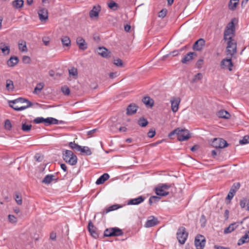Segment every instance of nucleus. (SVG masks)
<instances>
[{"label": "nucleus", "instance_id": "27", "mask_svg": "<svg viewBox=\"0 0 249 249\" xmlns=\"http://www.w3.org/2000/svg\"><path fill=\"white\" fill-rule=\"evenodd\" d=\"M217 116L221 118L229 119L231 117L230 114L226 110H221L217 112Z\"/></svg>", "mask_w": 249, "mask_h": 249}, {"label": "nucleus", "instance_id": "13", "mask_svg": "<svg viewBox=\"0 0 249 249\" xmlns=\"http://www.w3.org/2000/svg\"><path fill=\"white\" fill-rule=\"evenodd\" d=\"M180 102V99L178 97H173L171 100V109L173 112L178 111Z\"/></svg>", "mask_w": 249, "mask_h": 249}, {"label": "nucleus", "instance_id": "23", "mask_svg": "<svg viewBox=\"0 0 249 249\" xmlns=\"http://www.w3.org/2000/svg\"><path fill=\"white\" fill-rule=\"evenodd\" d=\"M239 224L238 223H233L231 224L228 227L226 228L224 230V233H229L233 231L238 226Z\"/></svg>", "mask_w": 249, "mask_h": 249}, {"label": "nucleus", "instance_id": "45", "mask_svg": "<svg viewBox=\"0 0 249 249\" xmlns=\"http://www.w3.org/2000/svg\"><path fill=\"white\" fill-rule=\"evenodd\" d=\"M249 143V136H245L243 139L239 141V143L241 144H245Z\"/></svg>", "mask_w": 249, "mask_h": 249}, {"label": "nucleus", "instance_id": "37", "mask_svg": "<svg viewBox=\"0 0 249 249\" xmlns=\"http://www.w3.org/2000/svg\"><path fill=\"white\" fill-rule=\"evenodd\" d=\"M138 123L141 127H145L147 125L148 122L146 119L142 117L139 119Z\"/></svg>", "mask_w": 249, "mask_h": 249}, {"label": "nucleus", "instance_id": "18", "mask_svg": "<svg viewBox=\"0 0 249 249\" xmlns=\"http://www.w3.org/2000/svg\"><path fill=\"white\" fill-rule=\"evenodd\" d=\"M196 53L195 52H190L188 53L181 60V62L183 64H186L193 59L194 56H196Z\"/></svg>", "mask_w": 249, "mask_h": 249}, {"label": "nucleus", "instance_id": "20", "mask_svg": "<svg viewBox=\"0 0 249 249\" xmlns=\"http://www.w3.org/2000/svg\"><path fill=\"white\" fill-rule=\"evenodd\" d=\"M122 207V205H119V204H114L110 206H109L107 208H106L103 211V214H106L110 212L116 210L118 209L119 208H120Z\"/></svg>", "mask_w": 249, "mask_h": 249}, {"label": "nucleus", "instance_id": "55", "mask_svg": "<svg viewBox=\"0 0 249 249\" xmlns=\"http://www.w3.org/2000/svg\"><path fill=\"white\" fill-rule=\"evenodd\" d=\"M204 61L202 59H199L196 63V66L198 69L201 68L203 64Z\"/></svg>", "mask_w": 249, "mask_h": 249}, {"label": "nucleus", "instance_id": "33", "mask_svg": "<svg viewBox=\"0 0 249 249\" xmlns=\"http://www.w3.org/2000/svg\"><path fill=\"white\" fill-rule=\"evenodd\" d=\"M79 151H80L82 153H84L87 156H89L92 154V152L90 148L88 146L82 147L81 146Z\"/></svg>", "mask_w": 249, "mask_h": 249}, {"label": "nucleus", "instance_id": "7", "mask_svg": "<svg viewBox=\"0 0 249 249\" xmlns=\"http://www.w3.org/2000/svg\"><path fill=\"white\" fill-rule=\"evenodd\" d=\"M177 237L181 244H184L188 237V233L186 232L185 228L183 227H180L177 233Z\"/></svg>", "mask_w": 249, "mask_h": 249}, {"label": "nucleus", "instance_id": "59", "mask_svg": "<svg viewBox=\"0 0 249 249\" xmlns=\"http://www.w3.org/2000/svg\"><path fill=\"white\" fill-rule=\"evenodd\" d=\"M43 123L45 124L46 125H48L51 124V117H48L46 119L44 118Z\"/></svg>", "mask_w": 249, "mask_h": 249}, {"label": "nucleus", "instance_id": "61", "mask_svg": "<svg viewBox=\"0 0 249 249\" xmlns=\"http://www.w3.org/2000/svg\"><path fill=\"white\" fill-rule=\"evenodd\" d=\"M200 223L201 224V227H202V228L205 227L206 225V223H207L206 219H200Z\"/></svg>", "mask_w": 249, "mask_h": 249}, {"label": "nucleus", "instance_id": "62", "mask_svg": "<svg viewBox=\"0 0 249 249\" xmlns=\"http://www.w3.org/2000/svg\"><path fill=\"white\" fill-rule=\"evenodd\" d=\"M59 121L56 119H55L53 117H51V124H58Z\"/></svg>", "mask_w": 249, "mask_h": 249}, {"label": "nucleus", "instance_id": "10", "mask_svg": "<svg viewBox=\"0 0 249 249\" xmlns=\"http://www.w3.org/2000/svg\"><path fill=\"white\" fill-rule=\"evenodd\" d=\"M233 64L231 61V57L229 58H225L221 61V67L222 69H228L230 71H232Z\"/></svg>", "mask_w": 249, "mask_h": 249}, {"label": "nucleus", "instance_id": "48", "mask_svg": "<svg viewBox=\"0 0 249 249\" xmlns=\"http://www.w3.org/2000/svg\"><path fill=\"white\" fill-rule=\"evenodd\" d=\"M202 77H203L202 74L201 73H198L194 76V77L193 79V81L194 82H195L198 80H200L202 78Z\"/></svg>", "mask_w": 249, "mask_h": 249}, {"label": "nucleus", "instance_id": "14", "mask_svg": "<svg viewBox=\"0 0 249 249\" xmlns=\"http://www.w3.org/2000/svg\"><path fill=\"white\" fill-rule=\"evenodd\" d=\"M88 230L92 237L95 238H96L98 237V233L96 231V228L94 227L91 220H89V222Z\"/></svg>", "mask_w": 249, "mask_h": 249}, {"label": "nucleus", "instance_id": "39", "mask_svg": "<svg viewBox=\"0 0 249 249\" xmlns=\"http://www.w3.org/2000/svg\"><path fill=\"white\" fill-rule=\"evenodd\" d=\"M44 86L43 83H38L34 89V93L36 94L38 92H40L44 88Z\"/></svg>", "mask_w": 249, "mask_h": 249}, {"label": "nucleus", "instance_id": "9", "mask_svg": "<svg viewBox=\"0 0 249 249\" xmlns=\"http://www.w3.org/2000/svg\"><path fill=\"white\" fill-rule=\"evenodd\" d=\"M212 145L216 148H223L227 147L229 144L222 138H214L212 142Z\"/></svg>", "mask_w": 249, "mask_h": 249}, {"label": "nucleus", "instance_id": "60", "mask_svg": "<svg viewBox=\"0 0 249 249\" xmlns=\"http://www.w3.org/2000/svg\"><path fill=\"white\" fill-rule=\"evenodd\" d=\"M50 238L53 241H55L56 238V234L55 232L52 231L50 235Z\"/></svg>", "mask_w": 249, "mask_h": 249}, {"label": "nucleus", "instance_id": "24", "mask_svg": "<svg viewBox=\"0 0 249 249\" xmlns=\"http://www.w3.org/2000/svg\"><path fill=\"white\" fill-rule=\"evenodd\" d=\"M19 61L18 58L17 56H11L7 61V65L9 67H14L17 65Z\"/></svg>", "mask_w": 249, "mask_h": 249}, {"label": "nucleus", "instance_id": "12", "mask_svg": "<svg viewBox=\"0 0 249 249\" xmlns=\"http://www.w3.org/2000/svg\"><path fill=\"white\" fill-rule=\"evenodd\" d=\"M100 11L101 6L99 5L94 6L92 9L89 11V17L92 19L94 18H98Z\"/></svg>", "mask_w": 249, "mask_h": 249}, {"label": "nucleus", "instance_id": "32", "mask_svg": "<svg viewBox=\"0 0 249 249\" xmlns=\"http://www.w3.org/2000/svg\"><path fill=\"white\" fill-rule=\"evenodd\" d=\"M54 176L53 175L49 174L46 175L42 180V182L45 184H50L53 179Z\"/></svg>", "mask_w": 249, "mask_h": 249}, {"label": "nucleus", "instance_id": "43", "mask_svg": "<svg viewBox=\"0 0 249 249\" xmlns=\"http://www.w3.org/2000/svg\"><path fill=\"white\" fill-rule=\"evenodd\" d=\"M69 73L70 76H76L78 74L77 70L74 67H72L71 69H69Z\"/></svg>", "mask_w": 249, "mask_h": 249}, {"label": "nucleus", "instance_id": "53", "mask_svg": "<svg viewBox=\"0 0 249 249\" xmlns=\"http://www.w3.org/2000/svg\"><path fill=\"white\" fill-rule=\"evenodd\" d=\"M4 126L6 129L10 130L12 127V124L9 120L7 119L5 121Z\"/></svg>", "mask_w": 249, "mask_h": 249}, {"label": "nucleus", "instance_id": "46", "mask_svg": "<svg viewBox=\"0 0 249 249\" xmlns=\"http://www.w3.org/2000/svg\"><path fill=\"white\" fill-rule=\"evenodd\" d=\"M18 48H19V50H20L22 52H25V51H27V50L25 42H24L23 43H18Z\"/></svg>", "mask_w": 249, "mask_h": 249}, {"label": "nucleus", "instance_id": "63", "mask_svg": "<svg viewBox=\"0 0 249 249\" xmlns=\"http://www.w3.org/2000/svg\"><path fill=\"white\" fill-rule=\"evenodd\" d=\"M35 158L36 159V161H41L42 159H43V158L42 157H41L39 154H37L35 155Z\"/></svg>", "mask_w": 249, "mask_h": 249}, {"label": "nucleus", "instance_id": "54", "mask_svg": "<svg viewBox=\"0 0 249 249\" xmlns=\"http://www.w3.org/2000/svg\"><path fill=\"white\" fill-rule=\"evenodd\" d=\"M167 10L166 9H162L159 13V17L160 18H164L167 14Z\"/></svg>", "mask_w": 249, "mask_h": 249}, {"label": "nucleus", "instance_id": "2", "mask_svg": "<svg viewBox=\"0 0 249 249\" xmlns=\"http://www.w3.org/2000/svg\"><path fill=\"white\" fill-rule=\"evenodd\" d=\"M236 21L235 18H232L227 24L224 32V40H230L235 36V28L234 22Z\"/></svg>", "mask_w": 249, "mask_h": 249}, {"label": "nucleus", "instance_id": "16", "mask_svg": "<svg viewBox=\"0 0 249 249\" xmlns=\"http://www.w3.org/2000/svg\"><path fill=\"white\" fill-rule=\"evenodd\" d=\"M138 107L134 103L129 105L126 108V114L127 115H132L135 114L138 108Z\"/></svg>", "mask_w": 249, "mask_h": 249}, {"label": "nucleus", "instance_id": "28", "mask_svg": "<svg viewBox=\"0 0 249 249\" xmlns=\"http://www.w3.org/2000/svg\"><path fill=\"white\" fill-rule=\"evenodd\" d=\"M97 52L99 55L103 57H107L108 55V50L105 47H99Z\"/></svg>", "mask_w": 249, "mask_h": 249}, {"label": "nucleus", "instance_id": "22", "mask_svg": "<svg viewBox=\"0 0 249 249\" xmlns=\"http://www.w3.org/2000/svg\"><path fill=\"white\" fill-rule=\"evenodd\" d=\"M28 102H30V101L25 98H24L22 97H19L15 100L9 101V106L11 107V106H13L12 104H15L18 103H20L21 104L24 103H28Z\"/></svg>", "mask_w": 249, "mask_h": 249}, {"label": "nucleus", "instance_id": "30", "mask_svg": "<svg viewBox=\"0 0 249 249\" xmlns=\"http://www.w3.org/2000/svg\"><path fill=\"white\" fill-rule=\"evenodd\" d=\"M23 3V0H15L12 1V5L16 9H19L22 7Z\"/></svg>", "mask_w": 249, "mask_h": 249}, {"label": "nucleus", "instance_id": "34", "mask_svg": "<svg viewBox=\"0 0 249 249\" xmlns=\"http://www.w3.org/2000/svg\"><path fill=\"white\" fill-rule=\"evenodd\" d=\"M6 89L10 91H12L14 89L13 82L10 79H7L6 81Z\"/></svg>", "mask_w": 249, "mask_h": 249}, {"label": "nucleus", "instance_id": "15", "mask_svg": "<svg viewBox=\"0 0 249 249\" xmlns=\"http://www.w3.org/2000/svg\"><path fill=\"white\" fill-rule=\"evenodd\" d=\"M39 19L41 21L46 20L48 18V10L45 8H41L38 11Z\"/></svg>", "mask_w": 249, "mask_h": 249}, {"label": "nucleus", "instance_id": "11", "mask_svg": "<svg viewBox=\"0 0 249 249\" xmlns=\"http://www.w3.org/2000/svg\"><path fill=\"white\" fill-rule=\"evenodd\" d=\"M205 45V40L203 38H199L195 42L193 46V49L195 51H201Z\"/></svg>", "mask_w": 249, "mask_h": 249}, {"label": "nucleus", "instance_id": "49", "mask_svg": "<svg viewBox=\"0 0 249 249\" xmlns=\"http://www.w3.org/2000/svg\"><path fill=\"white\" fill-rule=\"evenodd\" d=\"M61 90L62 92L66 95H68L70 93V89L67 86L62 87L61 88Z\"/></svg>", "mask_w": 249, "mask_h": 249}, {"label": "nucleus", "instance_id": "51", "mask_svg": "<svg viewBox=\"0 0 249 249\" xmlns=\"http://www.w3.org/2000/svg\"><path fill=\"white\" fill-rule=\"evenodd\" d=\"M44 118L42 117H38L37 118H36L33 122L36 124H39L40 123H43Z\"/></svg>", "mask_w": 249, "mask_h": 249}, {"label": "nucleus", "instance_id": "17", "mask_svg": "<svg viewBox=\"0 0 249 249\" xmlns=\"http://www.w3.org/2000/svg\"><path fill=\"white\" fill-rule=\"evenodd\" d=\"M76 43L79 48L82 50H85L87 48V45L85 40L81 37H78L76 39Z\"/></svg>", "mask_w": 249, "mask_h": 249}, {"label": "nucleus", "instance_id": "42", "mask_svg": "<svg viewBox=\"0 0 249 249\" xmlns=\"http://www.w3.org/2000/svg\"><path fill=\"white\" fill-rule=\"evenodd\" d=\"M107 5L109 8L113 10H117L118 7V4L114 1H111L110 2L108 3Z\"/></svg>", "mask_w": 249, "mask_h": 249}, {"label": "nucleus", "instance_id": "41", "mask_svg": "<svg viewBox=\"0 0 249 249\" xmlns=\"http://www.w3.org/2000/svg\"><path fill=\"white\" fill-rule=\"evenodd\" d=\"M15 200L18 205H21L22 203V197L19 193H16L15 194Z\"/></svg>", "mask_w": 249, "mask_h": 249}, {"label": "nucleus", "instance_id": "52", "mask_svg": "<svg viewBox=\"0 0 249 249\" xmlns=\"http://www.w3.org/2000/svg\"><path fill=\"white\" fill-rule=\"evenodd\" d=\"M179 52L178 50H174L170 54H167L166 55H164L162 57V59L164 60L165 58H166L169 55L172 54L173 56H177Z\"/></svg>", "mask_w": 249, "mask_h": 249}, {"label": "nucleus", "instance_id": "1", "mask_svg": "<svg viewBox=\"0 0 249 249\" xmlns=\"http://www.w3.org/2000/svg\"><path fill=\"white\" fill-rule=\"evenodd\" d=\"M174 135H176L178 140L181 142L186 141L191 137L190 134L188 130L179 127L171 131L168 134V137L172 138V136Z\"/></svg>", "mask_w": 249, "mask_h": 249}, {"label": "nucleus", "instance_id": "19", "mask_svg": "<svg viewBox=\"0 0 249 249\" xmlns=\"http://www.w3.org/2000/svg\"><path fill=\"white\" fill-rule=\"evenodd\" d=\"M144 198L142 196H140L137 198L130 199L127 204L128 205H138L142 202Z\"/></svg>", "mask_w": 249, "mask_h": 249}, {"label": "nucleus", "instance_id": "29", "mask_svg": "<svg viewBox=\"0 0 249 249\" xmlns=\"http://www.w3.org/2000/svg\"><path fill=\"white\" fill-rule=\"evenodd\" d=\"M0 49L1 50L2 53L5 55H7L10 53L9 46L6 45L4 43H1L0 44Z\"/></svg>", "mask_w": 249, "mask_h": 249}, {"label": "nucleus", "instance_id": "3", "mask_svg": "<svg viewBox=\"0 0 249 249\" xmlns=\"http://www.w3.org/2000/svg\"><path fill=\"white\" fill-rule=\"evenodd\" d=\"M63 159L71 165H75L77 162V156L69 150H65L63 151Z\"/></svg>", "mask_w": 249, "mask_h": 249}, {"label": "nucleus", "instance_id": "4", "mask_svg": "<svg viewBox=\"0 0 249 249\" xmlns=\"http://www.w3.org/2000/svg\"><path fill=\"white\" fill-rule=\"evenodd\" d=\"M227 41V55L232 57L237 52V42L233 38L230 40H225Z\"/></svg>", "mask_w": 249, "mask_h": 249}, {"label": "nucleus", "instance_id": "58", "mask_svg": "<svg viewBox=\"0 0 249 249\" xmlns=\"http://www.w3.org/2000/svg\"><path fill=\"white\" fill-rule=\"evenodd\" d=\"M155 134H156L155 130H151L149 131V132H148L147 136L148 137L152 138L155 136Z\"/></svg>", "mask_w": 249, "mask_h": 249}, {"label": "nucleus", "instance_id": "64", "mask_svg": "<svg viewBox=\"0 0 249 249\" xmlns=\"http://www.w3.org/2000/svg\"><path fill=\"white\" fill-rule=\"evenodd\" d=\"M234 196V195L233 194H231V193L229 192L228 196L226 197V199L229 200V201H231Z\"/></svg>", "mask_w": 249, "mask_h": 249}, {"label": "nucleus", "instance_id": "21", "mask_svg": "<svg viewBox=\"0 0 249 249\" xmlns=\"http://www.w3.org/2000/svg\"><path fill=\"white\" fill-rule=\"evenodd\" d=\"M109 178V176L107 173H104L101 176L96 180V184L100 185L104 183Z\"/></svg>", "mask_w": 249, "mask_h": 249}, {"label": "nucleus", "instance_id": "47", "mask_svg": "<svg viewBox=\"0 0 249 249\" xmlns=\"http://www.w3.org/2000/svg\"><path fill=\"white\" fill-rule=\"evenodd\" d=\"M114 64L117 67H122L123 66V62L120 58H117L114 60Z\"/></svg>", "mask_w": 249, "mask_h": 249}, {"label": "nucleus", "instance_id": "44", "mask_svg": "<svg viewBox=\"0 0 249 249\" xmlns=\"http://www.w3.org/2000/svg\"><path fill=\"white\" fill-rule=\"evenodd\" d=\"M238 3V2H234L233 3L231 0H230L228 5L229 9L231 11H234L236 9Z\"/></svg>", "mask_w": 249, "mask_h": 249}, {"label": "nucleus", "instance_id": "40", "mask_svg": "<svg viewBox=\"0 0 249 249\" xmlns=\"http://www.w3.org/2000/svg\"><path fill=\"white\" fill-rule=\"evenodd\" d=\"M160 198L157 196H152L149 199V204L151 205L152 204L158 202Z\"/></svg>", "mask_w": 249, "mask_h": 249}, {"label": "nucleus", "instance_id": "8", "mask_svg": "<svg viewBox=\"0 0 249 249\" xmlns=\"http://www.w3.org/2000/svg\"><path fill=\"white\" fill-rule=\"evenodd\" d=\"M206 243V239L203 235L198 234L195 239V245L196 249H203Z\"/></svg>", "mask_w": 249, "mask_h": 249}, {"label": "nucleus", "instance_id": "35", "mask_svg": "<svg viewBox=\"0 0 249 249\" xmlns=\"http://www.w3.org/2000/svg\"><path fill=\"white\" fill-rule=\"evenodd\" d=\"M61 42L63 46H69L71 44V40L68 36H62Z\"/></svg>", "mask_w": 249, "mask_h": 249}, {"label": "nucleus", "instance_id": "57", "mask_svg": "<svg viewBox=\"0 0 249 249\" xmlns=\"http://www.w3.org/2000/svg\"><path fill=\"white\" fill-rule=\"evenodd\" d=\"M30 58L28 56H24L22 58V61L25 64L30 63Z\"/></svg>", "mask_w": 249, "mask_h": 249}, {"label": "nucleus", "instance_id": "38", "mask_svg": "<svg viewBox=\"0 0 249 249\" xmlns=\"http://www.w3.org/2000/svg\"><path fill=\"white\" fill-rule=\"evenodd\" d=\"M32 128V125L31 124H27L26 123H22L21 129L24 132H29Z\"/></svg>", "mask_w": 249, "mask_h": 249}, {"label": "nucleus", "instance_id": "36", "mask_svg": "<svg viewBox=\"0 0 249 249\" xmlns=\"http://www.w3.org/2000/svg\"><path fill=\"white\" fill-rule=\"evenodd\" d=\"M69 146L72 149L75 150L77 151H79V150L80 149V147H81L80 145H79L78 144L75 143L74 142H70L69 143Z\"/></svg>", "mask_w": 249, "mask_h": 249}, {"label": "nucleus", "instance_id": "25", "mask_svg": "<svg viewBox=\"0 0 249 249\" xmlns=\"http://www.w3.org/2000/svg\"><path fill=\"white\" fill-rule=\"evenodd\" d=\"M33 104H32V102H28V103H27V105H26V106H21L20 107H18L17 106H11V107L12 108H13L14 110H15L16 111H19L23 110L29 107H32L33 106Z\"/></svg>", "mask_w": 249, "mask_h": 249}, {"label": "nucleus", "instance_id": "26", "mask_svg": "<svg viewBox=\"0 0 249 249\" xmlns=\"http://www.w3.org/2000/svg\"><path fill=\"white\" fill-rule=\"evenodd\" d=\"M158 219H151L148 220L145 223L144 226L146 228H150L157 225L159 222Z\"/></svg>", "mask_w": 249, "mask_h": 249}, {"label": "nucleus", "instance_id": "6", "mask_svg": "<svg viewBox=\"0 0 249 249\" xmlns=\"http://www.w3.org/2000/svg\"><path fill=\"white\" fill-rule=\"evenodd\" d=\"M171 187V185L168 184H159L155 188V192L157 196H166L169 192L166 191Z\"/></svg>", "mask_w": 249, "mask_h": 249}, {"label": "nucleus", "instance_id": "50", "mask_svg": "<svg viewBox=\"0 0 249 249\" xmlns=\"http://www.w3.org/2000/svg\"><path fill=\"white\" fill-rule=\"evenodd\" d=\"M248 203V199L247 198H243L242 199L240 200V205L241 208H244L247 206V204Z\"/></svg>", "mask_w": 249, "mask_h": 249}, {"label": "nucleus", "instance_id": "56", "mask_svg": "<svg viewBox=\"0 0 249 249\" xmlns=\"http://www.w3.org/2000/svg\"><path fill=\"white\" fill-rule=\"evenodd\" d=\"M240 187V184L239 182H236L233 184L231 188L233 189L236 192L237 191L238 189H239Z\"/></svg>", "mask_w": 249, "mask_h": 249}, {"label": "nucleus", "instance_id": "5", "mask_svg": "<svg viewBox=\"0 0 249 249\" xmlns=\"http://www.w3.org/2000/svg\"><path fill=\"white\" fill-rule=\"evenodd\" d=\"M123 234V231L118 227L106 229L104 233V235L106 237L119 236Z\"/></svg>", "mask_w": 249, "mask_h": 249}, {"label": "nucleus", "instance_id": "31", "mask_svg": "<svg viewBox=\"0 0 249 249\" xmlns=\"http://www.w3.org/2000/svg\"><path fill=\"white\" fill-rule=\"evenodd\" d=\"M142 102L147 106L153 107L154 104L153 100L148 96L144 97L142 100Z\"/></svg>", "mask_w": 249, "mask_h": 249}]
</instances>
